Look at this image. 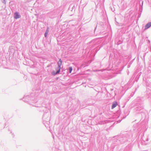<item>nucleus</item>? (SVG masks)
Masks as SVG:
<instances>
[{
  "label": "nucleus",
  "mask_w": 151,
  "mask_h": 151,
  "mask_svg": "<svg viewBox=\"0 0 151 151\" xmlns=\"http://www.w3.org/2000/svg\"><path fill=\"white\" fill-rule=\"evenodd\" d=\"M48 32H49V29H48V28L47 29L45 32V37H47Z\"/></svg>",
  "instance_id": "6"
},
{
  "label": "nucleus",
  "mask_w": 151,
  "mask_h": 151,
  "mask_svg": "<svg viewBox=\"0 0 151 151\" xmlns=\"http://www.w3.org/2000/svg\"><path fill=\"white\" fill-rule=\"evenodd\" d=\"M69 73H70L72 71V68L71 67H69Z\"/></svg>",
  "instance_id": "7"
},
{
  "label": "nucleus",
  "mask_w": 151,
  "mask_h": 151,
  "mask_svg": "<svg viewBox=\"0 0 151 151\" xmlns=\"http://www.w3.org/2000/svg\"><path fill=\"white\" fill-rule=\"evenodd\" d=\"M151 26V22L148 23L145 26V29H147L149 28Z\"/></svg>",
  "instance_id": "4"
},
{
  "label": "nucleus",
  "mask_w": 151,
  "mask_h": 151,
  "mask_svg": "<svg viewBox=\"0 0 151 151\" xmlns=\"http://www.w3.org/2000/svg\"><path fill=\"white\" fill-rule=\"evenodd\" d=\"M59 67H58H58L57 68H56V71L55 72V71H53L52 73V74L53 75H55L56 74L59 73H60V70L61 69H59Z\"/></svg>",
  "instance_id": "1"
},
{
  "label": "nucleus",
  "mask_w": 151,
  "mask_h": 151,
  "mask_svg": "<svg viewBox=\"0 0 151 151\" xmlns=\"http://www.w3.org/2000/svg\"><path fill=\"white\" fill-rule=\"evenodd\" d=\"M20 16L18 14L17 12H16L14 14V18L16 19L19 18L20 17Z\"/></svg>",
  "instance_id": "3"
},
{
  "label": "nucleus",
  "mask_w": 151,
  "mask_h": 151,
  "mask_svg": "<svg viewBox=\"0 0 151 151\" xmlns=\"http://www.w3.org/2000/svg\"><path fill=\"white\" fill-rule=\"evenodd\" d=\"M62 61L61 59H60L58 63V67H59V69H61V66L62 64Z\"/></svg>",
  "instance_id": "2"
},
{
  "label": "nucleus",
  "mask_w": 151,
  "mask_h": 151,
  "mask_svg": "<svg viewBox=\"0 0 151 151\" xmlns=\"http://www.w3.org/2000/svg\"><path fill=\"white\" fill-rule=\"evenodd\" d=\"M117 105V103L116 102H114L112 106L111 109H113Z\"/></svg>",
  "instance_id": "5"
}]
</instances>
